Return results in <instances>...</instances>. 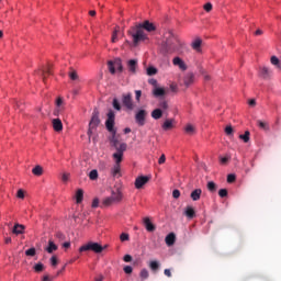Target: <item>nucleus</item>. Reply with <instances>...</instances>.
Masks as SVG:
<instances>
[{
    "label": "nucleus",
    "instance_id": "57",
    "mask_svg": "<svg viewBox=\"0 0 281 281\" xmlns=\"http://www.w3.org/2000/svg\"><path fill=\"white\" fill-rule=\"evenodd\" d=\"M123 260H124V262H132L133 261V257L131 255H125L123 257Z\"/></svg>",
    "mask_w": 281,
    "mask_h": 281
},
{
    "label": "nucleus",
    "instance_id": "18",
    "mask_svg": "<svg viewBox=\"0 0 281 281\" xmlns=\"http://www.w3.org/2000/svg\"><path fill=\"white\" fill-rule=\"evenodd\" d=\"M53 128L56 133H60V131H63V121H60V119H54Z\"/></svg>",
    "mask_w": 281,
    "mask_h": 281
},
{
    "label": "nucleus",
    "instance_id": "13",
    "mask_svg": "<svg viewBox=\"0 0 281 281\" xmlns=\"http://www.w3.org/2000/svg\"><path fill=\"white\" fill-rule=\"evenodd\" d=\"M127 69L130 74H137V59H130L127 61Z\"/></svg>",
    "mask_w": 281,
    "mask_h": 281
},
{
    "label": "nucleus",
    "instance_id": "60",
    "mask_svg": "<svg viewBox=\"0 0 281 281\" xmlns=\"http://www.w3.org/2000/svg\"><path fill=\"white\" fill-rule=\"evenodd\" d=\"M164 273L167 276V278H172V272H170V269H165Z\"/></svg>",
    "mask_w": 281,
    "mask_h": 281
},
{
    "label": "nucleus",
    "instance_id": "22",
    "mask_svg": "<svg viewBox=\"0 0 281 281\" xmlns=\"http://www.w3.org/2000/svg\"><path fill=\"white\" fill-rule=\"evenodd\" d=\"M57 113H63L65 111V100L58 97L56 100Z\"/></svg>",
    "mask_w": 281,
    "mask_h": 281
},
{
    "label": "nucleus",
    "instance_id": "61",
    "mask_svg": "<svg viewBox=\"0 0 281 281\" xmlns=\"http://www.w3.org/2000/svg\"><path fill=\"white\" fill-rule=\"evenodd\" d=\"M220 161H221V164H227V161H229V158H227V157H222V158L220 159Z\"/></svg>",
    "mask_w": 281,
    "mask_h": 281
},
{
    "label": "nucleus",
    "instance_id": "47",
    "mask_svg": "<svg viewBox=\"0 0 281 281\" xmlns=\"http://www.w3.org/2000/svg\"><path fill=\"white\" fill-rule=\"evenodd\" d=\"M234 181H236V175L229 173L227 176V183H234Z\"/></svg>",
    "mask_w": 281,
    "mask_h": 281
},
{
    "label": "nucleus",
    "instance_id": "25",
    "mask_svg": "<svg viewBox=\"0 0 281 281\" xmlns=\"http://www.w3.org/2000/svg\"><path fill=\"white\" fill-rule=\"evenodd\" d=\"M47 76H52V66L48 65L46 68H44L42 70V77H43V80L45 82V80H47Z\"/></svg>",
    "mask_w": 281,
    "mask_h": 281
},
{
    "label": "nucleus",
    "instance_id": "15",
    "mask_svg": "<svg viewBox=\"0 0 281 281\" xmlns=\"http://www.w3.org/2000/svg\"><path fill=\"white\" fill-rule=\"evenodd\" d=\"M176 240H177V235H175V233L168 234L165 238V243L168 247H172V245H175Z\"/></svg>",
    "mask_w": 281,
    "mask_h": 281
},
{
    "label": "nucleus",
    "instance_id": "5",
    "mask_svg": "<svg viewBox=\"0 0 281 281\" xmlns=\"http://www.w3.org/2000/svg\"><path fill=\"white\" fill-rule=\"evenodd\" d=\"M122 201V191L120 189H116L115 191H112V195L103 199L102 204L105 205V207H109V205H113V203H120Z\"/></svg>",
    "mask_w": 281,
    "mask_h": 281
},
{
    "label": "nucleus",
    "instance_id": "17",
    "mask_svg": "<svg viewBox=\"0 0 281 281\" xmlns=\"http://www.w3.org/2000/svg\"><path fill=\"white\" fill-rule=\"evenodd\" d=\"M25 233V225L23 224H15L12 234H15V236H19V234H24Z\"/></svg>",
    "mask_w": 281,
    "mask_h": 281
},
{
    "label": "nucleus",
    "instance_id": "58",
    "mask_svg": "<svg viewBox=\"0 0 281 281\" xmlns=\"http://www.w3.org/2000/svg\"><path fill=\"white\" fill-rule=\"evenodd\" d=\"M98 205H100V200L98 198H95L93 201H92V207H98Z\"/></svg>",
    "mask_w": 281,
    "mask_h": 281
},
{
    "label": "nucleus",
    "instance_id": "51",
    "mask_svg": "<svg viewBox=\"0 0 281 281\" xmlns=\"http://www.w3.org/2000/svg\"><path fill=\"white\" fill-rule=\"evenodd\" d=\"M50 265L52 267H56L58 265V258L56 256L50 258Z\"/></svg>",
    "mask_w": 281,
    "mask_h": 281
},
{
    "label": "nucleus",
    "instance_id": "3",
    "mask_svg": "<svg viewBox=\"0 0 281 281\" xmlns=\"http://www.w3.org/2000/svg\"><path fill=\"white\" fill-rule=\"evenodd\" d=\"M144 30H146V32H155L157 27H155V24L150 23L149 21H145L142 24L133 26L128 31V35L132 36L135 46L139 45L142 41H146V38H148Z\"/></svg>",
    "mask_w": 281,
    "mask_h": 281
},
{
    "label": "nucleus",
    "instance_id": "11",
    "mask_svg": "<svg viewBox=\"0 0 281 281\" xmlns=\"http://www.w3.org/2000/svg\"><path fill=\"white\" fill-rule=\"evenodd\" d=\"M172 65L175 67H179V69H181V71H186L188 69V65H186V61H183V59H181V57H175L172 59Z\"/></svg>",
    "mask_w": 281,
    "mask_h": 281
},
{
    "label": "nucleus",
    "instance_id": "34",
    "mask_svg": "<svg viewBox=\"0 0 281 281\" xmlns=\"http://www.w3.org/2000/svg\"><path fill=\"white\" fill-rule=\"evenodd\" d=\"M206 188H207V190H209V192H212V193H214V192H216V184L214 183V181H209L207 182V184H206Z\"/></svg>",
    "mask_w": 281,
    "mask_h": 281
},
{
    "label": "nucleus",
    "instance_id": "21",
    "mask_svg": "<svg viewBox=\"0 0 281 281\" xmlns=\"http://www.w3.org/2000/svg\"><path fill=\"white\" fill-rule=\"evenodd\" d=\"M114 159V167L112 168V176L113 177H117V175H120V170H121V167H120V164H122V160H116V158H113Z\"/></svg>",
    "mask_w": 281,
    "mask_h": 281
},
{
    "label": "nucleus",
    "instance_id": "14",
    "mask_svg": "<svg viewBox=\"0 0 281 281\" xmlns=\"http://www.w3.org/2000/svg\"><path fill=\"white\" fill-rule=\"evenodd\" d=\"M271 74L273 72L271 71V69H269V67L263 66L262 68H260L259 76L265 80L271 78Z\"/></svg>",
    "mask_w": 281,
    "mask_h": 281
},
{
    "label": "nucleus",
    "instance_id": "2",
    "mask_svg": "<svg viewBox=\"0 0 281 281\" xmlns=\"http://www.w3.org/2000/svg\"><path fill=\"white\" fill-rule=\"evenodd\" d=\"M165 43L162 44L161 52L166 56L168 54H182L186 43L175 35L172 32H168L165 35Z\"/></svg>",
    "mask_w": 281,
    "mask_h": 281
},
{
    "label": "nucleus",
    "instance_id": "53",
    "mask_svg": "<svg viewBox=\"0 0 281 281\" xmlns=\"http://www.w3.org/2000/svg\"><path fill=\"white\" fill-rule=\"evenodd\" d=\"M172 196L173 199H179V196H181V191H179L178 189H175L172 191Z\"/></svg>",
    "mask_w": 281,
    "mask_h": 281
},
{
    "label": "nucleus",
    "instance_id": "4",
    "mask_svg": "<svg viewBox=\"0 0 281 281\" xmlns=\"http://www.w3.org/2000/svg\"><path fill=\"white\" fill-rule=\"evenodd\" d=\"M85 251H93V254H102V251H104V247H102V245L95 241H89L79 248V254H82Z\"/></svg>",
    "mask_w": 281,
    "mask_h": 281
},
{
    "label": "nucleus",
    "instance_id": "23",
    "mask_svg": "<svg viewBox=\"0 0 281 281\" xmlns=\"http://www.w3.org/2000/svg\"><path fill=\"white\" fill-rule=\"evenodd\" d=\"M201 194H203V190L195 189L191 192L190 198L192 199V201H199L201 199Z\"/></svg>",
    "mask_w": 281,
    "mask_h": 281
},
{
    "label": "nucleus",
    "instance_id": "7",
    "mask_svg": "<svg viewBox=\"0 0 281 281\" xmlns=\"http://www.w3.org/2000/svg\"><path fill=\"white\" fill-rule=\"evenodd\" d=\"M122 104L127 111H135V101H133V93H123Z\"/></svg>",
    "mask_w": 281,
    "mask_h": 281
},
{
    "label": "nucleus",
    "instance_id": "35",
    "mask_svg": "<svg viewBox=\"0 0 281 281\" xmlns=\"http://www.w3.org/2000/svg\"><path fill=\"white\" fill-rule=\"evenodd\" d=\"M251 134L249 133V131H246L244 134H241V135H239V139H243V142L245 143V144H247L248 142H249V136H250Z\"/></svg>",
    "mask_w": 281,
    "mask_h": 281
},
{
    "label": "nucleus",
    "instance_id": "31",
    "mask_svg": "<svg viewBox=\"0 0 281 281\" xmlns=\"http://www.w3.org/2000/svg\"><path fill=\"white\" fill-rule=\"evenodd\" d=\"M32 173H33L35 177H41V176L43 175V167H41V165L35 166V167L32 169Z\"/></svg>",
    "mask_w": 281,
    "mask_h": 281
},
{
    "label": "nucleus",
    "instance_id": "12",
    "mask_svg": "<svg viewBox=\"0 0 281 281\" xmlns=\"http://www.w3.org/2000/svg\"><path fill=\"white\" fill-rule=\"evenodd\" d=\"M143 223H144L145 229L147 232H155V229H157L155 224H153V222H150V217H144Z\"/></svg>",
    "mask_w": 281,
    "mask_h": 281
},
{
    "label": "nucleus",
    "instance_id": "36",
    "mask_svg": "<svg viewBox=\"0 0 281 281\" xmlns=\"http://www.w3.org/2000/svg\"><path fill=\"white\" fill-rule=\"evenodd\" d=\"M149 269H151V271H157V270H159V261H156V260L150 261V262H149Z\"/></svg>",
    "mask_w": 281,
    "mask_h": 281
},
{
    "label": "nucleus",
    "instance_id": "16",
    "mask_svg": "<svg viewBox=\"0 0 281 281\" xmlns=\"http://www.w3.org/2000/svg\"><path fill=\"white\" fill-rule=\"evenodd\" d=\"M172 128H175V119H167L162 123V131H170Z\"/></svg>",
    "mask_w": 281,
    "mask_h": 281
},
{
    "label": "nucleus",
    "instance_id": "54",
    "mask_svg": "<svg viewBox=\"0 0 281 281\" xmlns=\"http://www.w3.org/2000/svg\"><path fill=\"white\" fill-rule=\"evenodd\" d=\"M16 196L18 199H25V192L22 189H20L18 190Z\"/></svg>",
    "mask_w": 281,
    "mask_h": 281
},
{
    "label": "nucleus",
    "instance_id": "52",
    "mask_svg": "<svg viewBox=\"0 0 281 281\" xmlns=\"http://www.w3.org/2000/svg\"><path fill=\"white\" fill-rule=\"evenodd\" d=\"M123 271H124V273L131 274V273H133V267H131V266H125V267L123 268Z\"/></svg>",
    "mask_w": 281,
    "mask_h": 281
},
{
    "label": "nucleus",
    "instance_id": "64",
    "mask_svg": "<svg viewBox=\"0 0 281 281\" xmlns=\"http://www.w3.org/2000/svg\"><path fill=\"white\" fill-rule=\"evenodd\" d=\"M43 281H52V279H49V276L46 274L43 277Z\"/></svg>",
    "mask_w": 281,
    "mask_h": 281
},
{
    "label": "nucleus",
    "instance_id": "55",
    "mask_svg": "<svg viewBox=\"0 0 281 281\" xmlns=\"http://www.w3.org/2000/svg\"><path fill=\"white\" fill-rule=\"evenodd\" d=\"M204 10L205 12H212V3L207 2L206 4H204Z\"/></svg>",
    "mask_w": 281,
    "mask_h": 281
},
{
    "label": "nucleus",
    "instance_id": "42",
    "mask_svg": "<svg viewBox=\"0 0 281 281\" xmlns=\"http://www.w3.org/2000/svg\"><path fill=\"white\" fill-rule=\"evenodd\" d=\"M117 34H120V27H116L112 34V43H117Z\"/></svg>",
    "mask_w": 281,
    "mask_h": 281
},
{
    "label": "nucleus",
    "instance_id": "28",
    "mask_svg": "<svg viewBox=\"0 0 281 281\" xmlns=\"http://www.w3.org/2000/svg\"><path fill=\"white\" fill-rule=\"evenodd\" d=\"M158 109H161L162 113H166V111H168V109H170V104H168V101L162 100L158 103Z\"/></svg>",
    "mask_w": 281,
    "mask_h": 281
},
{
    "label": "nucleus",
    "instance_id": "38",
    "mask_svg": "<svg viewBox=\"0 0 281 281\" xmlns=\"http://www.w3.org/2000/svg\"><path fill=\"white\" fill-rule=\"evenodd\" d=\"M120 240H121V243H126V241L131 240V235H128V233H122L120 235Z\"/></svg>",
    "mask_w": 281,
    "mask_h": 281
},
{
    "label": "nucleus",
    "instance_id": "59",
    "mask_svg": "<svg viewBox=\"0 0 281 281\" xmlns=\"http://www.w3.org/2000/svg\"><path fill=\"white\" fill-rule=\"evenodd\" d=\"M61 181L64 182L69 181V173H63Z\"/></svg>",
    "mask_w": 281,
    "mask_h": 281
},
{
    "label": "nucleus",
    "instance_id": "63",
    "mask_svg": "<svg viewBox=\"0 0 281 281\" xmlns=\"http://www.w3.org/2000/svg\"><path fill=\"white\" fill-rule=\"evenodd\" d=\"M249 106H255L256 105V99H251L249 102H248Z\"/></svg>",
    "mask_w": 281,
    "mask_h": 281
},
{
    "label": "nucleus",
    "instance_id": "43",
    "mask_svg": "<svg viewBox=\"0 0 281 281\" xmlns=\"http://www.w3.org/2000/svg\"><path fill=\"white\" fill-rule=\"evenodd\" d=\"M157 75V68L150 66L147 68V76H155Z\"/></svg>",
    "mask_w": 281,
    "mask_h": 281
},
{
    "label": "nucleus",
    "instance_id": "20",
    "mask_svg": "<svg viewBox=\"0 0 281 281\" xmlns=\"http://www.w3.org/2000/svg\"><path fill=\"white\" fill-rule=\"evenodd\" d=\"M57 250H58V246L54 244V240L49 239L48 246L45 248V251H47V254H54V251H57Z\"/></svg>",
    "mask_w": 281,
    "mask_h": 281
},
{
    "label": "nucleus",
    "instance_id": "32",
    "mask_svg": "<svg viewBox=\"0 0 281 281\" xmlns=\"http://www.w3.org/2000/svg\"><path fill=\"white\" fill-rule=\"evenodd\" d=\"M186 216H188V218H194V216H196V213L192 206H188L186 209Z\"/></svg>",
    "mask_w": 281,
    "mask_h": 281
},
{
    "label": "nucleus",
    "instance_id": "46",
    "mask_svg": "<svg viewBox=\"0 0 281 281\" xmlns=\"http://www.w3.org/2000/svg\"><path fill=\"white\" fill-rule=\"evenodd\" d=\"M25 256H36V248H30L25 251Z\"/></svg>",
    "mask_w": 281,
    "mask_h": 281
},
{
    "label": "nucleus",
    "instance_id": "24",
    "mask_svg": "<svg viewBox=\"0 0 281 281\" xmlns=\"http://www.w3.org/2000/svg\"><path fill=\"white\" fill-rule=\"evenodd\" d=\"M151 117L153 120H161V117H164V111L159 108L155 109L151 112Z\"/></svg>",
    "mask_w": 281,
    "mask_h": 281
},
{
    "label": "nucleus",
    "instance_id": "39",
    "mask_svg": "<svg viewBox=\"0 0 281 281\" xmlns=\"http://www.w3.org/2000/svg\"><path fill=\"white\" fill-rule=\"evenodd\" d=\"M70 80H78V72L74 70V68H70V71L68 74Z\"/></svg>",
    "mask_w": 281,
    "mask_h": 281
},
{
    "label": "nucleus",
    "instance_id": "49",
    "mask_svg": "<svg viewBox=\"0 0 281 281\" xmlns=\"http://www.w3.org/2000/svg\"><path fill=\"white\" fill-rule=\"evenodd\" d=\"M226 135H234V127L232 125H228L225 127Z\"/></svg>",
    "mask_w": 281,
    "mask_h": 281
},
{
    "label": "nucleus",
    "instance_id": "29",
    "mask_svg": "<svg viewBox=\"0 0 281 281\" xmlns=\"http://www.w3.org/2000/svg\"><path fill=\"white\" fill-rule=\"evenodd\" d=\"M270 63H271V65H273L274 67H277V69H280V71H281V63L277 56H272L270 58Z\"/></svg>",
    "mask_w": 281,
    "mask_h": 281
},
{
    "label": "nucleus",
    "instance_id": "62",
    "mask_svg": "<svg viewBox=\"0 0 281 281\" xmlns=\"http://www.w3.org/2000/svg\"><path fill=\"white\" fill-rule=\"evenodd\" d=\"M63 247H64L65 249H69V248L71 247V243L66 241V243H64Z\"/></svg>",
    "mask_w": 281,
    "mask_h": 281
},
{
    "label": "nucleus",
    "instance_id": "1",
    "mask_svg": "<svg viewBox=\"0 0 281 281\" xmlns=\"http://www.w3.org/2000/svg\"><path fill=\"white\" fill-rule=\"evenodd\" d=\"M105 127L109 133L112 134V137L110 138V143L115 148L116 153L112 155L113 159H116L117 161H123L124 159V153H126V148L128 145L126 143H120L117 137L115 136L117 131L115 130V112L113 110H110L108 112V119L105 121Z\"/></svg>",
    "mask_w": 281,
    "mask_h": 281
},
{
    "label": "nucleus",
    "instance_id": "19",
    "mask_svg": "<svg viewBox=\"0 0 281 281\" xmlns=\"http://www.w3.org/2000/svg\"><path fill=\"white\" fill-rule=\"evenodd\" d=\"M183 82H184L186 87H190V85H192L194 82V74L188 72L184 76Z\"/></svg>",
    "mask_w": 281,
    "mask_h": 281
},
{
    "label": "nucleus",
    "instance_id": "8",
    "mask_svg": "<svg viewBox=\"0 0 281 281\" xmlns=\"http://www.w3.org/2000/svg\"><path fill=\"white\" fill-rule=\"evenodd\" d=\"M108 67H109L110 74L112 75L115 74V69H117V71H124V66H122V60L120 59H116L114 61L110 60L108 63Z\"/></svg>",
    "mask_w": 281,
    "mask_h": 281
},
{
    "label": "nucleus",
    "instance_id": "37",
    "mask_svg": "<svg viewBox=\"0 0 281 281\" xmlns=\"http://www.w3.org/2000/svg\"><path fill=\"white\" fill-rule=\"evenodd\" d=\"M44 269H45V265H43V263H41V262H38V263H36V265L34 266V271H35V273H41L42 271H44Z\"/></svg>",
    "mask_w": 281,
    "mask_h": 281
},
{
    "label": "nucleus",
    "instance_id": "30",
    "mask_svg": "<svg viewBox=\"0 0 281 281\" xmlns=\"http://www.w3.org/2000/svg\"><path fill=\"white\" fill-rule=\"evenodd\" d=\"M82 199H85V191H82V189H78L76 192L77 203H82Z\"/></svg>",
    "mask_w": 281,
    "mask_h": 281
},
{
    "label": "nucleus",
    "instance_id": "26",
    "mask_svg": "<svg viewBox=\"0 0 281 281\" xmlns=\"http://www.w3.org/2000/svg\"><path fill=\"white\" fill-rule=\"evenodd\" d=\"M155 98H162V95H166V89L164 88H156L153 91Z\"/></svg>",
    "mask_w": 281,
    "mask_h": 281
},
{
    "label": "nucleus",
    "instance_id": "10",
    "mask_svg": "<svg viewBox=\"0 0 281 281\" xmlns=\"http://www.w3.org/2000/svg\"><path fill=\"white\" fill-rule=\"evenodd\" d=\"M148 181H150V178H148V176H140L136 178L135 180L136 190H142V188H144V186H146Z\"/></svg>",
    "mask_w": 281,
    "mask_h": 281
},
{
    "label": "nucleus",
    "instance_id": "27",
    "mask_svg": "<svg viewBox=\"0 0 281 281\" xmlns=\"http://www.w3.org/2000/svg\"><path fill=\"white\" fill-rule=\"evenodd\" d=\"M184 133H187V135H194V133H196V128L192 124H187L184 127Z\"/></svg>",
    "mask_w": 281,
    "mask_h": 281
},
{
    "label": "nucleus",
    "instance_id": "48",
    "mask_svg": "<svg viewBox=\"0 0 281 281\" xmlns=\"http://www.w3.org/2000/svg\"><path fill=\"white\" fill-rule=\"evenodd\" d=\"M135 100H136V102H140V100H142V90H135Z\"/></svg>",
    "mask_w": 281,
    "mask_h": 281
},
{
    "label": "nucleus",
    "instance_id": "44",
    "mask_svg": "<svg viewBox=\"0 0 281 281\" xmlns=\"http://www.w3.org/2000/svg\"><path fill=\"white\" fill-rule=\"evenodd\" d=\"M257 124H258L259 128H263V131H269V125H267L266 122L257 121Z\"/></svg>",
    "mask_w": 281,
    "mask_h": 281
},
{
    "label": "nucleus",
    "instance_id": "45",
    "mask_svg": "<svg viewBox=\"0 0 281 281\" xmlns=\"http://www.w3.org/2000/svg\"><path fill=\"white\" fill-rule=\"evenodd\" d=\"M148 270L147 269H143L142 271H140V278H142V280H148Z\"/></svg>",
    "mask_w": 281,
    "mask_h": 281
},
{
    "label": "nucleus",
    "instance_id": "9",
    "mask_svg": "<svg viewBox=\"0 0 281 281\" xmlns=\"http://www.w3.org/2000/svg\"><path fill=\"white\" fill-rule=\"evenodd\" d=\"M148 115V112L146 110H138L135 114V122L139 126L146 125V116Z\"/></svg>",
    "mask_w": 281,
    "mask_h": 281
},
{
    "label": "nucleus",
    "instance_id": "50",
    "mask_svg": "<svg viewBox=\"0 0 281 281\" xmlns=\"http://www.w3.org/2000/svg\"><path fill=\"white\" fill-rule=\"evenodd\" d=\"M218 196H221V199H225V196H227V189H221L218 191Z\"/></svg>",
    "mask_w": 281,
    "mask_h": 281
},
{
    "label": "nucleus",
    "instance_id": "56",
    "mask_svg": "<svg viewBox=\"0 0 281 281\" xmlns=\"http://www.w3.org/2000/svg\"><path fill=\"white\" fill-rule=\"evenodd\" d=\"M158 164H159V166H161L162 164H166V155L165 154H162L160 156V158L158 159Z\"/></svg>",
    "mask_w": 281,
    "mask_h": 281
},
{
    "label": "nucleus",
    "instance_id": "41",
    "mask_svg": "<svg viewBox=\"0 0 281 281\" xmlns=\"http://www.w3.org/2000/svg\"><path fill=\"white\" fill-rule=\"evenodd\" d=\"M89 179L91 181H95L98 179V170H95V169L91 170L89 173Z\"/></svg>",
    "mask_w": 281,
    "mask_h": 281
},
{
    "label": "nucleus",
    "instance_id": "40",
    "mask_svg": "<svg viewBox=\"0 0 281 281\" xmlns=\"http://www.w3.org/2000/svg\"><path fill=\"white\" fill-rule=\"evenodd\" d=\"M112 105L115 111H122V105L120 104V101L117 99H113Z\"/></svg>",
    "mask_w": 281,
    "mask_h": 281
},
{
    "label": "nucleus",
    "instance_id": "6",
    "mask_svg": "<svg viewBox=\"0 0 281 281\" xmlns=\"http://www.w3.org/2000/svg\"><path fill=\"white\" fill-rule=\"evenodd\" d=\"M98 126H100V112L98 110H94L92 112V117L89 123V130H88L89 137L93 135V131H95Z\"/></svg>",
    "mask_w": 281,
    "mask_h": 281
},
{
    "label": "nucleus",
    "instance_id": "33",
    "mask_svg": "<svg viewBox=\"0 0 281 281\" xmlns=\"http://www.w3.org/2000/svg\"><path fill=\"white\" fill-rule=\"evenodd\" d=\"M203 43V41H201V38L195 40L192 43V47L193 49H195V52H201V44Z\"/></svg>",
    "mask_w": 281,
    "mask_h": 281
}]
</instances>
